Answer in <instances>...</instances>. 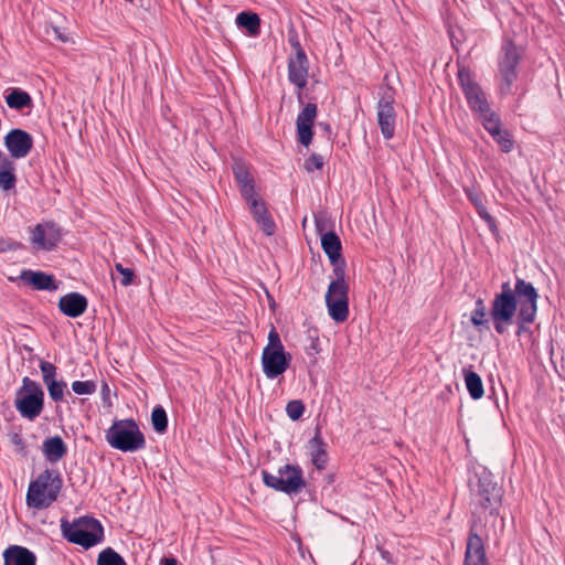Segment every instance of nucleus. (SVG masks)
Here are the masks:
<instances>
[{
	"mask_svg": "<svg viewBox=\"0 0 565 565\" xmlns=\"http://www.w3.org/2000/svg\"><path fill=\"white\" fill-rule=\"evenodd\" d=\"M472 501L481 510L489 511L491 515L498 513L503 495L502 488L493 480L490 472L483 471L477 484L471 489Z\"/></svg>",
	"mask_w": 565,
	"mask_h": 565,
	"instance_id": "6e6552de",
	"label": "nucleus"
},
{
	"mask_svg": "<svg viewBox=\"0 0 565 565\" xmlns=\"http://www.w3.org/2000/svg\"><path fill=\"white\" fill-rule=\"evenodd\" d=\"M333 267L332 277L330 282H334L337 285H349L347 281V273H345V260L343 257L337 258V262L330 263Z\"/></svg>",
	"mask_w": 565,
	"mask_h": 565,
	"instance_id": "7c9ffc66",
	"label": "nucleus"
},
{
	"mask_svg": "<svg viewBox=\"0 0 565 565\" xmlns=\"http://www.w3.org/2000/svg\"><path fill=\"white\" fill-rule=\"evenodd\" d=\"M486 311H480L477 309H473L471 312L470 321L479 331L482 330V327L488 328L489 320L486 318Z\"/></svg>",
	"mask_w": 565,
	"mask_h": 565,
	"instance_id": "a19ab883",
	"label": "nucleus"
},
{
	"mask_svg": "<svg viewBox=\"0 0 565 565\" xmlns=\"http://www.w3.org/2000/svg\"><path fill=\"white\" fill-rule=\"evenodd\" d=\"M465 384L472 399H480L483 394V384L480 375L471 370H463Z\"/></svg>",
	"mask_w": 565,
	"mask_h": 565,
	"instance_id": "393cba45",
	"label": "nucleus"
},
{
	"mask_svg": "<svg viewBox=\"0 0 565 565\" xmlns=\"http://www.w3.org/2000/svg\"><path fill=\"white\" fill-rule=\"evenodd\" d=\"M54 33L57 35V38L62 41V42H65L66 39L64 36H62V34L58 32L57 29H54Z\"/></svg>",
	"mask_w": 565,
	"mask_h": 565,
	"instance_id": "603ef678",
	"label": "nucleus"
},
{
	"mask_svg": "<svg viewBox=\"0 0 565 565\" xmlns=\"http://www.w3.org/2000/svg\"><path fill=\"white\" fill-rule=\"evenodd\" d=\"M21 279L36 290H55L57 288L53 276L43 271L23 270Z\"/></svg>",
	"mask_w": 565,
	"mask_h": 565,
	"instance_id": "5701e85b",
	"label": "nucleus"
},
{
	"mask_svg": "<svg viewBox=\"0 0 565 565\" xmlns=\"http://www.w3.org/2000/svg\"><path fill=\"white\" fill-rule=\"evenodd\" d=\"M492 138L503 152L508 153L512 150L513 139L507 129H502L499 135L492 136Z\"/></svg>",
	"mask_w": 565,
	"mask_h": 565,
	"instance_id": "f704fd0d",
	"label": "nucleus"
},
{
	"mask_svg": "<svg viewBox=\"0 0 565 565\" xmlns=\"http://www.w3.org/2000/svg\"><path fill=\"white\" fill-rule=\"evenodd\" d=\"M465 556H486L483 541L476 532L475 525H471L470 527Z\"/></svg>",
	"mask_w": 565,
	"mask_h": 565,
	"instance_id": "a878e982",
	"label": "nucleus"
},
{
	"mask_svg": "<svg viewBox=\"0 0 565 565\" xmlns=\"http://www.w3.org/2000/svg\"><path fill=\"white\" fill-rule=\"evenodd\" d=\"M323 167V158L320 154H311L306 161H305V168L307 171L311 172L313 170H319Z\"/></svg>",
	"mask_w": 565,
	"mask_h": 565,
	"instance_id": "79ce46f5",
	"label": "nucleus"
},
{
	"mask_svg": "<svg viewBox=\"0 0 565 565\" xmlns=\"http://www.w3.org/2000/svg\"><path fill=\"white\" fill-rule=\"evenodd\" d=\"M479 119L481 120L483 128L490 134L491 137L499 135V131L503 129L500 116L493 110L479 117Z\"/></svg>",
	"mask_w": 565,
	"mask_h": 565,
	"instance_id": "cd10ccee",
	"label": "nucleus"
},
{
	"mask_svg": "<svg viewBox=\"0 0 565 565\" xmlns=\"http://www.w3.org/2000/svg\"><path fill=\"white\" fill-rule=\"evenodd\" d=\"M62 238V231L54 222H44L31 231V244L39 250H52Z\"/></svg>",
	"mask_w": 565,
	"mask_h": 565,
	"instance_id": "ddd939ff",
	"label": "nucleus"
},
{
	"mask_svg": "<svg viewBox=\"0 0 565 565\" xmlns=\"http://www.w3.org/2000/svg\"><path fill=\"white\" fill-rule=\"evenodd\" d=\"M42 452L49 462L55 463L67 454V446L61 436H52L44 439Z\"/></svg>",
	"mask_w": 565,
	"mask_h": 565,
	"instance_id": "4be33fe9",
	"label": "nucleus"
},
{
	"mask_svg": "<svg viewBox=\"0 0 565 565\" xmlns=\"http://www.w3.org/2000/svg\"><path fill=\"white\" fill-rule=\"evenodd\" d=\"M316 227L321 235V247L330 263L337 262V258L342 257V245L339 236L332 231L324 232V225L319 218H316Z\"/></svg>",
	"mask_w": 565,
	"mask_h": 565,
	"instance_id": "f3484780",
	"label": "nucleus"
},
{
	"mask_svg": "<svg viewBox=\"0 0 565 565\" xmlns=\"http://www.w3.org/2000/svg\"><path fill=\"white\" fill-rule=\"evenodd\" d=\"M531 322H524L523 320H519L518 319V324H519V328H518V331H516V335H521L524 331H526V324H530Z\"/></svg>",
	"mask_w": 565,
	"mask_h": 565,
	"instance_id": "09e8293b",
	"label": "nucleus"
},
{
	"mask_svg": "<svg viewBox=\"0 0 565 565\" xmlns=\"http://www.w3.org/2000/svg\"><path fill=\"white\" fill-rule=\"evenodd\" d=\"M49 391L50 397L54 402H60L64 397V391L66 388V383L64 381H51L45 384Z\"/></svg>",
	"mask_w": 565,
	"mask_h": 565,
	"instance_id": "2f4dec72",
	"label": "nucleus"
},
{
	"mask_svg": "<svg viewBox=\"0 0 565 565\" xmlns=\"http://www.w3.org/2000/svg\"><path fill=\"white\" fill-rule=\"evenodd\" d=\"M265 486L287 494L299 493L306 487L302 469L299 466L287 463L278 469V475L266 470L262 471Z\"/></svg>",
	"mask_w": 565,
	"mask_h": 565,
	"instance_id": "0eeeda50",
	"label": "nucleus"
},
{
	"mask_svg": "<svg viewBox=\"0 0 565 565\" xmlns=\"http://www.w3.org/2000/svg\"><path fill=\"white\" fill-rule=\"evenodd\" d=\"M15 171H0V189L9 191L15 186Z\"/></svg>",
	"mask_w": 565,
	"mask_h": 565,
	"instance_id": "4c0bfd02",
	"label": "nucleus"
},
{
	"mask_svg": "<svg viewBox=\"0 0 565 565\" xmlns=\"http://www.w3.org/2000/svg\"><path fill=\"white\" fill-rule=\"evenodd\" d=\"M256 223L266 235L270 236L275 233L276 225L269 212L256 220Z\"/></svg>",
	"mask_w": 565,
	"mask_h": 565,
	"instance_id": "e433bc0d",
	"label": "nucleus"
},
{
	"mask_svg": "<svg viewBox=\"0 0 565 565\" xmlns=\"http://www.w3.org/2000/svg\"><path fill=\"white\" fill-rule=\"evenodd\" d=\"M522 51L512 40L504 39L498 60L499 73L504 83L503 90L509 92L518 77L516 66L521 60Z\"/></svg>",
	"mask_w": 565,
	"mask_h": 565,
	"instance_id": "9b49d317",
	"label": "nucleus"
},
{
	"mask_svg": "<svg viewBox=\"0 0 565 565\" xmlns=\"http://www.w3.org/2000/svg\"><path fill=\"white\" fill-rule=\"evenodd\" d=\"M478 215L487 223L489 228L494 232L497 231V224L494 217L487 211L484 204L477 209Z\"/></svg>",
	"mask_w": 565,
	"mask_h": 565,
	"instance_id": "37998d69",
	"label": "nucleus"
},
{
	"mask_svg": "<svg viewBox=\"0 0 565 565\" xmlns=\"http://www.w3.org/2000/svg\"><path fill=\"white\" fill-rule=\"evenodd\" d=\"M245 201L248 203L255 221L268 212L265 202L258 199L256 193L252 195V199H245Z\"/></svg>",
	"mask_w": 565,
	"mask_h": 565,
	"instance_id": "473e14b6",
	"label": "nucleus"
},
{
	"mask_svg": "<svg viewBox=\"0 0 565 565\" xmlns=\"http://www.w3.org/2000/svg\"><path fill=\"white\" fill-rule=\"evenodd\" d=\"M4 98L11 109L22 110L33 106L30 94L21 88H10Z\"/></svg>",
	"mask_w": 565,
	"mask_h": 565,
	"instance_id": "b1692460",
	"label": "nucleus"
},
{
	"mask_svg": "<svg viewBox=\"0 0 565 565\" xmlns=\"http://www.w3.org/2000/svg\"><path fill=\"white\" fill-rule=\"evenodd\" d=\"M465 193L468 200L475 205L476 210L483 205L482 194L472 188H466Z\"/></svg>",
	"mask_w": 565,
	"mask_h": 565,
	"instance_id": "c03bdc74",
	"label": "nucleus"
},
{
	"mask_svg": "<svg viewBox=\"0 0 565 565\" xmlns=\"http://www.w3.org/2000/svg\"><path fill=\"white\" fill-rule=\"evenodd\" d=\"M295 50V55L288 58V81L297 87V96L302 103V89L308 83L309 62L306 52L297 38L289 40Z\"/></svg>",
	"mask_w": 565,
	"mask_h": 565,
	"instance_id": "9d476101",
	"label": "nucleus"
},
{
	"mask_svg": "<svg viewBox=\"0 0 565 565\" xmlns=\"http://www.w3.org/2000/svg\"><path fill=\"white\" fill-rule=\"evenodd\" d=\"M40 370L44 384L54 381L56 375V366L47 361H41Z\"/></svg>",
	"mask_w": 565,
	"mask_h": 565,
	"instance_id": "58836bf2",
	"label": "nucleus"
},
{
	"mask_svg": "<svg viewBox=\"0 0 565 565\" xmlns=\"http://www.w3.org/2000/svg\"><path fill=\"white\" fill-rule=\"evenodd\" d=\"M463 565H487L486 564V556H465V564Z\"/></svg>",
	"mask_w": 565,
	"mask_h": 565,
	"instance_id": "49530a36",
	"label": "nucleus"
},
{
	"mask_svg": "<svg viewBox=\"0 0 565 565\" xmlns=\"http://www.w3.org/2000/svg\"><path fill=\"white\" fill-rule=\"evenodd\" d=\"M11 156L9 157L0 150V171H15V164Z\"/></svg>",
	"mask_w": 565,
	"mask_h": 565,
	"instance_id": "a18cd8bd",
	"label": "nucleus"
},
{
	"mask_svg": "<svg viewBox=\"0 0 565 565\" xmlns=\"http://www.w3.org/2000/svg\"><path fill=\"white\" fill-rule=\"evenodd\" d=\"M3 143L11 158L23 159L33 148V137L23 129L14 128L4 136Z\"/></svg>",
	"mask_w": 565,
	"mask_h": 565,
	"instance_id": "2eb2a0df",
	"label": "nucleus"
},
{
	"mask_svg": "<svg viewBox=\"0 0 565 565\" xmlns=\"http://www.w3.org/2000/svg\"><path fill=\"white\" fill-rule=\"evenodd\" d=\"M377 124L384 139L394 137L397 114L394 108V97L385 93L377 103Z\"/></svg>",
	"mask_w": 565,
	"mask_h": 565,
	"instance_id": "4468645a",
	"label": "nucleus"
},
{
	"mask_svg": "<svg viewBox=\"0 0 565 565\" xmlns=\"http://www.w3.org/2000/svg\"><path fill=\"white\" fill-rule=\"evenodd\" d=\"M236 23L245 28L250 35H256L259 32L260 19L256 13L241 12L236 17Z\"/></svg>",
	"mask_w": 565,
	"mask_h": 565,
	"instance_id": "bb28decb",
	"label": "nucleus"
},
{
	"mask_svg": "<svg viewBox=\"0 0 565 565\" xmlns=\"http://www.w3.org/2000/svg\"><path fill=\"white\" fill-rule=\"evenodd\" d=\"M308 449L312 465L319 470L324 469L328 462L327 445L321 437L319 428L316 430L315 436L309 440Z\"/></svg>",
	"mask_w": 565,
	"mask_h": 565,
	"instance_id": "412c9836",
	"label": "nucleus"
},
{
	"mask_svg": "<svg viewBox=\"0 0 565 565\" xmlns=\"http://www.w3.org/2000/svg\"><path fill=\"white\" fill-rule=\"evenodd\" d=\"M328 313L333 321L342 323L349 317V285L330 282L324 296Z\"/></svg>",
	"mask_w": 565,
	"mask_h": 565,
	"instance_id": "f8f14e48",
	"label": "nucleus"
},
{
	"mask_svg": "<svg viewBox=\"0 0 565 565\" xmlns=\"http://www.w3.org/2000/svg\"><path fill=\"white\" fill-rule=\"evenodd\" d=\"M97 385L94 381H75L72 383V391L77 395H92L96 392Z\"/></svg>",
	"mask_w": 565,
	"mask_h": 565,
	"instance_id": "72a5a7b5",
	"label": "nucleus"
},
{
	"mask_svg": "<svg viewBox=\"0 0 565 565\" xmlns=\"http://www.w3.org/2000/svg\"><path fill=\"white\" fill-rule=\"evenodd\" d=\"M14 406L22 418L33 422L41 415L44 408V391L42 386L28 376L23 377L22 386L15 394Z\"/></svg>",
	"mask_w": 565,
	"mask_h": 565,
	"instance_id": "423d86ee",
	"label": "nucleus"
},
{
	"mask_svg": "<svg viewBox=\"0 0 565 565\" xmlns=\"http://www.w3.org/2000/svg\"><path fill=\"white\" fill-rule=\"evenodd\" d=\"M151 424L153 429L162 434L168 428V416L164 408L160 405L156 406L151 413Z\"/></svg>",
	"mask_w": 565,
	"mask_h": 565,
	"instance_id": "c85d7f7f",
	"label": "nucleus"
},
{
	"mask_svg": "<svg viewBox=\"0 0 565 565\" xmlns=\"http://www.w3.org/2000/svg\"><path fill=\"white\" fill-rule=\"evenodd\" d=\"M458 81L471 111L478 117L491 111L487 95L481 86L473 79L468 67L460 66L458 70Z\"/></svg>",
	"mask_w": 565,
	"mask_h": 565,
	"instance_id": "1a4fd4ad",
	"label": "nucleus"
},
{
	"mask_svg": "<svg viewBox=\"0 0 565 565\" xmlns=\"http://www.w3.org/2000/svg\"><path fill=\"white\" fill-rule=\"evenodd\" d=\"M4 565H35L36 556L26 547L12 545L3 553Z\"/></svg>",
	"mask_w": 565,
	"mask_h": 565,
	"instance_id": "aec40b11",
	"label": "nucleus"
},
{
	"mask_svg": "<svg viewBox=\"0 0 565 565\" xmlns=\"http://www.w3.org/2000/svg\"><path fill=\"white\" fill-rule=\"evenodd\" d=\"M317 105L308 103L297 116L296 127L298 141L305 147H308L312 141V126L317 118Z\"/></svg>",
	"mask_w": 565,
	"mask_h": 565,
	"instance_id": "dca6fc26",
	"label": "nucleus"
},
{
	"mask_svg": "<svg viewBox=\"0 0 565 565\" xmlns=\"http://www.w3.org/2000/svg\"><path fill=\"white\" fill-rule=\"evenodd\" d=\"M319 126L323 127V129H326V130H329V125L328 124L320 122Z\"/></svg>",
	"mask_w": 565,
	"mask_h": 565,
	"instance_id": "864d4df0",
	"label": "nucleus"
},
{
	"mask_svg": "<svg viewBox=\"0 0 565 565\" xmlns=\"http://www.w3.org/2000/svg\"><path fill=\"white\" fill-rule=\"evenodd\" d=\"M160 565H178V562L173 557H163L160 561Z\"/></svg>",
	"mask_w": 565,
	"mask_h": 565,
	"instance_id": "8fccbe9b",
	"label": "nucleus"
},
{
	"mask_svg": "<svg viewBox=\"0 0 565 565\" xmlns=\"http://www.w3.org/2000/svg\"><path fill=\"white\" fill-rule=\"evenodd\" d=\"M106 441L115 449L134 452L146 447V438L132 418L115 419L106 430Z\"/></svg>",
	"mask_w": 565,
	"mask_h": 565,
	"instance_id": "7ed1b4c3",
	"label": "nucleus"
},
{
	"mask_svg": "<svg viewBox=\"0 0 565 565\" xmlns=\"http://www.w3.org/2000/svg\"><path fill=\"white\" fill-rule=\"evenodd\" d=\"M305 404L300 399H294L287 403L286 413L292 420H298L305 413Z\"/></svg>",
	"mask_w": 565,
	"mask_h": 565,
	"instance_id": "c9c22d12",
	"label": "nucleus"
},
{
	"mask_svg": "<svg viewBox=\"0 0 565 565\" xmlns=\"http://www.w3.org/2000/svg\"><path fill=\"white\" fill-rule=\"evenodd\" d=\"M11 441L13 445H15L19 448L20 451L24 450V447H25L24 441L19 434H13L11 437Z\"/></svg>",
	"mask_w": 565,
	"mask_h": 565,
	"instance_id": "de8ad7c7",
	"label": "nucleus"
},
{
	"mask_svg": "<svg viewBox=\"0 0 565 565\" xmlns=\"http://www.w3.org/2000/svg\"><path fill=\"white\" fill-rule=\"evenodd\" d=\"M62 487L61 473L54 469H45L29 484L28 507L36 510L47 509L57 500Z\"/></svg>",
	"mask_w": 565,
	"mask_h": 565,
	"instance_id": "f03ea898",
	"label": "nucleus"
},
{
	"mask_svg": "<svg viewBox=\"0 0 565 565\" xmlns=\"http://www.w3.org/2000/svg\"><path fill=\"white\" fill-rule=\"evenodd\" d=\"M291 354L285 351L279 333L271 327L268 333V343L263 349L262 366L267 379H276L284 374L290 364Z\"/></svg>",
	"mask_w": 565,
	"mask_h": 565,
	"instance_id": "39448f33",
	"label": "nucleus"
},
{
	"mask_svg": "<svg viewBox=\"0 0 565 565\" xmlns=\"http://www.w3.org/2000/svg\"><path fill=\"white\" fill-rule=\"evenodd\" d=\"M115 268L122 276L120 279V284L124 287H127L132 284L135 273L131 268L124 267L120 263H117L115 265Z\"/></svg>",
	"mask_w": 565,
	"mask_h": 565,
	"instance_id": "ea45409f",
	"label": "nucleus"
},
{
	"mask_svg": "<svg viewBox=\"0 0 565 565\" xmlns=\"http://www.w3.org/2000/svg\"><path fill=\"white\" fill-rule=\"evenodd\" d=\"M88 301L78 292H68L58 300L60 310L70 318L81 317L87 309Z\"/></svg>",
	"mask_w": 565,
	"mask_h": 565,
	"instance_id": "a211bd4d",
	"label": "nucleus"
},
{
	"mask_svg": "<svg viewBox=\"0 0 565 565\" xmlns=\"http://www.w3.org/2000/svg\"><path fill=\"white\" fill-rule=\"evenodd\" d=\"M539 294L534 286L522 278L515 279L514 288L503 282L501 292L491 302L490 318L499 334L505 333L518 310L519 320L534 322L537 312Z\"/></svg>",
	"mask_w": 565,
	"mask_h": 565,
	"instance_id": "f257e3e1",
	"label": "nucleus"
},
{
	"mask_svg": "<svg viewBox=\"0 0 565 565\" xmlns=\"http://www.w3.org/2000/svg\"><path fill=\"white\" fill-rule=\"evenodd\" d=\"M232 170L242 196L244 199H252V195L255 194V182L246 163L237 160L234 162Z\"/></svg>",
	"mask_w": 565,
	"mask_h": 565,
	"instance_id": "6ab92c4d",
	"label": "nucleus"
},
{
	"mask_svg": "<svg viewBox=\"0 0 565 565\" xmlns=\"http://www.w3.org/2000/svg\"><path fill=\"white\" fill-rule=\"evenodd\" d=\"M63 536L71 543L89 548L100 543L104 539V529L100 522L90 516H83L70 523L62 521Z\"/></svg>",
	"mask_w": 565,
	"mask_h": 565,
	"instance_id": "20e7f679",
	"label": "nucleus"
},
{
	"mask_svg": "<svg viewBox=\"0 0 565 565\" xmlns=\"http://www.w3.org/2000/svg\"><path fill=\"white\" fill-rule=\"evenodd\" d=\"M97 565H127V563L116 551L107 547L98 554Z\"/></svg>",
	"mask_w": 565,
	"mask_h": 565,
	"instance_id": "c756f323",
	"label": "nucleus"
},
{
	"mask_svg": "<svg viewBox=\"0 0 565 565\" xmlns=\"http://www.w3.org/2000/svg\"><path fill=\"white\" fill-rule=\"evenodd\" d=\"M475 309L480 310V311H486V306H484V302H483L482 299L479 298L476 301V308Z\"/></svg>",
	"mask_w": 565,
	"mask_h": 565,
	"instance_id": "3c124183",
	"label": "nucleus"
}]
</instances>
